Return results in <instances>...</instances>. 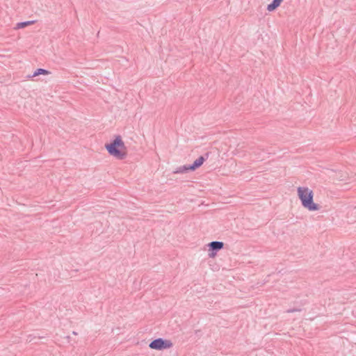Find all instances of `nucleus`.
<instances>
[{
  "label": "nucleus",
  "mask_w": 356,
  "mask_h": 356,
  "mask_svg": "<svg viewBox=\"0 0 356 356\" xmlns=\"http://www.w3.org/2000/svg\"><path fill=\"white\" fill-rule=\"evenodd\" d=\"M297 193L303 207L309 211H318L320 209V206L314 202V192L308 187H298Z\"/></svg>",
  "instance_id": "f257e3e1"
},
{
  "label": "nucleus",
  "mask_w": 356,
  "mask_h": 356,
  "mask_svg": "<svg viewBox=\"0 0 356 356\" xmlns=\"http://www.w3.org/2000/svg\"><path fill=\"white\" fill-rule=\"evenodd\" d=\"M105 147L111 156L118 159L122 160L127 155V147L120 136H116L112 143L105 145Z\"/></svg>",
  "instance_id": "f03ea898"
},
{
  "label": "nucleus",
  "mask_w": 356,
  "mask_h": 356,
  "mask_svg": "<svg viewBox=\"0 0 356 356\" xmlns=\"http://www.w3.org/2000/svg\"><path fill=\"white\" fill-rule=\"evenodd\" d=\"M173 343L170 340L163 339L161 338H159L153 340L149 345V347L151 349L154 350H163L168 349L172 348Z\"/></svg>",
  "instance_id": "7ed1b4c3"
},
{
  "label": "nucleus",
  "mask_w": 356,
  "mask_h": 356,
  "mask_svg": "<svg viewBox=\"0 0 356 356\" xmlns=\"http://www.w3.org/2000/svg\"><path fill=\"white\" fill-rule=\"evenodd\" d=\"M204 161V157L201 156L198 159H197L192 165H189L188 166H183L182 168H179V170L178 172H184L186 170H195L197 168L200 167L203 164Z\"/></svg>",
  "instance_id": "20e7f679"
},
{
  "label": "nucleus",
  "mask_w": 356,
  "mask_h": 356,
  "mask_svg": "<svg viewBox=\"0 0 356 356\" xmlns=\"http://www.w3.org/2000/svg\"><path fill=\"white\" fill-rule=\"evenodd\" d=\"M209 247L212 251H218L223 248L224 243L221 241H212L209 243Z\"/></svg>",
  "instance_id": "39448f33"
},
{
  "label": "nucleus",
  "mask_w": 356,
  "mask_h": 356,
  "mask_svg": "<svg viewBox=\"0 0 356 356\" xmlns=\"http://www.w3.org/2000/svg\"><path fill=\"white\" fill-rule=\"evenodd\" d=\"M284 0H273L271 3L268 5L267 10L269 12L275 10L276 8H277L280 6L281 3Z\"/></svg>",
  "instance_id": "423d86ee"
},
{
  "label": "nucleus",
  "mask_w": 356,
  "mask_h": 356,
  "mask_svg": "<svg viewBox=\"0 0 356 356\" xmlns=\"http://www.w3.org/2000/svg\"><path fill=\"white\" fill-rule=\"evenodd\" d=\"M35 23V21H27L24 22H19L16 24L15 29H19L25 28L29 25H32Z\"/></svg>",
  "instance_id": "0eeeda50"
},
{
  "label": "nucleus",
  "mask_w": 356,
  "mask_h": 356,
  "mask_svg": "<svg viewBox=\"0 0 356 356\" xmlns=\"http://www.w3.org/2000/svg\"><path fill=\"white\" fill-rule=\"evenodd\" d=\"M49 74H50L49 71L44 70V69L40 68V69H38L36 71H35V72L32 75V77L37 76L40 74L48 75Z\"/></svg>",
  "instance_id": "6e6552de"
},
{
  "label": "nucleus",
  "mask_w": 356,
  "mask_h": 356,
  "mask_svg": "<svg viewBox=\"0 0 356 356\" xmlns=\"http://www.w3.org/2000/svg\"><path fill=\"white\" fill-rule=\"evenodd\" d=\"M301 309H298V308H293V309H289L286 311L287 313H293V312H300Z\"/></svg>",
  "instance_id": "1a4fd4ad"
},
{
  "label": "nucleus",
  "mask_w": 356,
  "mask_h": 356,
  "mask_svg": "<svg viewBox=\"0 0 356 356\" xmlns=\"http://www.w3.org/2000/svg\"><path fill=\"white\" fill-rule=\"evenodd\" d=\"M209 257L213 258V257H214L216 256V253L211 252V253H209Z\"/></svg>",
  "instance_id": "9d476101"
},
{
  "label": "nucleus",
  "mask_w": 356,
  "mask_h": 356,
  "mask_svg": "<svg viewBox=\"0 0 356 356\" xmlns=\"http://www.w3.org/2000/svg\"><path fill=\"white\" fill-rule=\"evenodd\" d=\"M73 334L76 335L77 333L76 332H73Z\"/></svg>",
  "instance_id": "9b49d317"
}]
</instances>
